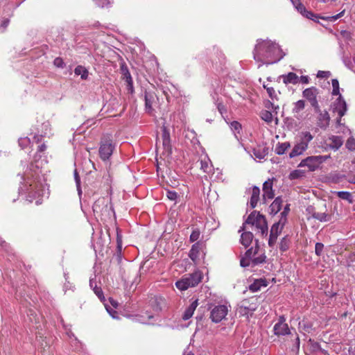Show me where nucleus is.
<instances>
[{
  "label": "nucleus",
  "mask_w": 355,
  "mask_h": 355,
  "mask_svg": "<svg viewBox=\"0 0 355 355\" xmlns=\"http://www.w3.org/2000/svg\"><path fill=\"white\" fill-rule=\"evenodd\" d=\"M253 57L259 62L258 67L263 64L277 63L283 58L284 55L279 45L268 40H258L253 51Z\"/></svg>",
  "instance_id": "obj_1"
},
{
  "label": "nucleus",
  "mask_w": 355,
  "mask_h": 355,
  "mask_svg": "<svg viewBox=\"0 0 355 355\" xmlns=\"http://www.w3.org/2000/svg\"><path fill=\"white\" fill-rule=\"evenodd\" d=\"M46 149V146L44 144L38 146L37 151L34 157V163L31 164L29 169L21 176V179L24 180L26 187L28 186L29 187L26 189L27 190H33L35 187H37L33 185V183L39 175V168L42 167L44 162H46L44 159L40 161L42 157V153H43Z\"/></svg>",
  "instance_id": "obj_2"
},
{
  "label": "nucleus",
  "mask_w": 355,
  "mask_h": 355,
  "mask_svg": "<svg viewBox=\"0 0 355 355\" xmlns=\"http://www.w3.org/2000/svg\"><path fill=\"white\" fill-rule=\"evenodd\" d=\"M266 257L259 247L257 245L254 248H251L248 250L245 256L240 261L241 266L245 268L247 266L254 267L266 262Z\"/></svg>",
  "instance_id": "obj_3"
},
{
  "label": "nucleus",
  "mask_w": 355,
  "mask_h": 355,
  "mask_svg": "<svg viewBox=\"0 0 355 355\" xmlns=\"http://www.w3.org/2000/svg\"><path fill=\"white\" fill-rule=\"evenodd\" d=\"M245 224H250L255 226L261 236L268 234V225L265 217L255 211H252L248 217L243 225L239 230V232L244 230Z\"/></svg>",
  "instance_id": "obj_4"
},
{
  "label": "nucleus",
  "mask_w": 355,
  "mask_h": 355,
  "mask_svg": "<svg viewBox=\"0 0 355 355\" xmlns=\"http://www.w3.org/2000/svg\"><path fill=\"white\" fill-rule=\"evenodd\" d=\"M329 158H330V155L309 156L302 159L298 166L307 167L310 171H314Z\"/></svg>",
  "instance_id": "obj_5"
},
{
  "label": "nucleus",
  "mask_w": 355,
  "mask_h": 355,
  "mask_svg": "<svg viewBox=\"0 0 355 355\" xmlns=\"http://www.w3.org/2000/svg\"><path fill=\"white\" fill-rule=\"evenodd\" d=\"M115 149V144L110 136L104 137L100 143L99 156L103 161L110 159Z\"/></svg>",
  "instance_id": "obj_6"
},
{
  "label": "nucleus",
  "mask_w": 355,
  "mask_h": 355,
  "mask_svg": "<svg viewBox=\"0 0 355 355\" xmlns=\"http://www.w3.org/2000/svg\"><path fill=\"white\" fill-rule=\"evenodd\" d=\"M229 311L228 306L225 304L214 306L210 311L209 318L214 323H218L225 319Z\"/></svg>",
  "instance_id": "obj_7"
},
{
  "label": "nucleus",
  "mask_w": 355,
  "mask_h": 355,
  "mask_svg": "<svg viewBox=\"0 0 355 355\" xmlns=\"http://www.w3.org/2000/svg\"><path fill=\"white\" fill-rule=\"evenodd\" d=\"M319 89L315 87H311L302 92V96L306 98L314 108L315 112L320 111V106L318 101Z\"/></svg>",
  "instance_id": "obj_8"
},
{
  "label": "nucleus",
  "mask_w": 355,
  "mask_h": 355,
  "mask_svg": "<svg viewBox=\"0 0 355 355\" xmlns=\"http://www.w3.org/2000/svg\"><path fill=\"white\" fill-rule=\"evenodd\" d=\"M286 222V218L285 216H282L278 222L273 224L271 227L270 237L268 240V245L270 247H273L276 243L277 237L281 234Z\"/></svg>",
  "instance_id": "obj_9"
},
{
  "label": "nucleus",
  "mask_w": 355,
  "mask_h": 355,
  "mask_svg": "<svg viewBox=\"0 0 355 355\" xmlns=\"http://www.w3.org/2000/svg\"><path fill=\"white\" fill-rule=\"evenodd\" d=\"M286 319L284 315H281L274 327V334L277 336H285L290 334V329L288 324L285 322Z\"/></svg>",
  "instance_id": "obj_10"
},
{
  "label": "nucleus",
  "mask_w": 355,
  "mask_h": 355,
  "mask_svg": "<svg viewBox=\"0 0 355 355\" xmlns=\"http://www.w3.org/2000/svg\"><path fill=\"white\" fill-rule=\"evenodd\" d=\"M333 110L334 112H337L340 117H342L345 114L347 110V106L341 94L338 96L336 101L334 103Z\"/></svg>",
  "instance_id": "obj_11"
},
{
  "label": "nucleus",
  "mask_w": 355,
  "mask_h": 355,
  "mask_svg": "<svg viewBox=\"0 0 355 355\" xmlns=\"http://www.w3.org/2000/svg\"><path fill=\"white\" fill-rule=\"evenodd\" d=\"M145 107L146 111L151 114L154 115V106L156 104V96L155 94L151 92H145Z\"/></svg>",
  "instance_id": "obj_12"
},
{
  "label": "nucleus",
  "mask_w": 355,
  "mask_h": 355,
  "mask_svg": "<svg viewBox=\"0 0 355 355\" xmlns=\"http://www.w3.org/2000/svg\"><path fill=\"white\" fill-rule=\"evenodd\" d=\"M318 113V116L317 118V125L322 129H326L329 125L330 121V116L329 113L327 111L322 112L320 110L319 112H316Z\"/></svg>",
  "instance_id": "obj_13"
},
{
  "label": "nucleus",
  "mask_w": 355,
  "mask_h": 355,
  "mask_svg": "<svg viewBox=\"0 0 355 355\" xmlns=\"http://www.w3.org/2000/svg\"><path fill=\"white\" fill-rule=\"evenodd\" d=\"M263 198L264 200L272 199L275 196L274 191L272 189V180L268 179L263 184Z\"/></svg>",
  "instance_id": "obj_14"
},
{
  "label": "nucleus",
  "mask_w": 355,
  "mask_h": 355,
  "mask_svg": "<svg viewBox=\"0 0 355 355\" xmlns=\"http://www.w3.org/2000/svg\"><path fill=\"white\" fill-rule=\"evenodd\" d=\"M184 280L187 282V285L189 287H194L198 285L202 280V274L199 271H196L189 275V277H184Z\"/></svg>",
  "instance_id": "obj_15"
},
{
  "label": "nucleus",
  "mask_w": 355,
  "mask_h": 355,
  "mask_svg": "<svg viewBox=\"0 0 355 355\" xmlns=\"http://www.w3.org/2000/svg\"><path fill=\"white\" fill-rule=\"evenodd\" d=\"M198 305V300H195L193 301L191 304L184 311L183 315H182V319L184 320H187L190 319L196 309L197 306Z\"/></svg>",
  "instance_id": "obj_16"
},
{
  "label": "nucleus",
  "mask_w": 355,
  "mask_h": 355,
  "mask_svg": "<svg viewBox=\"0 0 355 355\" xmlns=\"http://www.w3.org/2000/svg\"><path fill=\"white\" fill-rule=\"evenodd\" d=\"M295 9L303 16L306 17L308 19L315 20L318 19V17L315 15L312 12L308 11L305 6L300 2L297 3V5L295 6Z\"/></svg>",
  "instance_id": "obj_17"
},
{
  "label": "nucleus",
  "mask_w": 355,
  "mask_h": 355,
  "mask_svg": "<svg viewBox=\"0 0 355 355\" xmlns=\"http://www.w3.org/2000/svg\"><path fill=\"white\" fill-rule=\"evenodd\" d=\"M307 148H308L306 146V144L299 142L294 146L293 148L289 154V157L293 158L296 156L301 155L304 153V151H306Z\"/></svg>",
  "instance_id": "obj_18"
},
{
  "label": "nucleus",
  "mask_w": 355,
  "mask_h": 355,
  "mask_svg": "<svg viewBox=\"0 0 355 355\" xmlns=\"http://www.w3.org/2000/svg\"><path fill=\"white\" fill-rule=\"evenodd\" d=\"M260 189L258 187H253L252 190V196L250 198V205L252 208H254L259 200Z\"/></svg>",
  "instance_id": "obj_19"
},
{
  "label": "nucleus",
  "mask_w": 355,
  "mask_h": 355,
  "mask_svg": "<svg viewBox=\"0 0 355 355\" xmlns=\"http://www.w3.org/2000/svg\"><path fill=\"white\" fill-rule=\"evenodd\" d=\"M200 250V243L197 242L192 245L191 249L190 250L189 256L193 261L196 262L198 260Z\"/></svg>",
  "instance_id": "obj_20"
},
{
  "label": "nucleus",
  "mask_w": 355,
  "mask_h": 355,
  "mask_svg": "<svg viewBox=\"0 0 355 355\" xmlns=\"http://www.w3.org/2000/svg\"><path fill=\"white\" fill-rule=\"evenodd\" d=\"M253 237H254V236L252 232H244L243 233L241 234V239H240L241 243L243 245H244L245 248H247L251 244Z\"/></svg>",
  "instance_id": "obj_21"
},
{
  "label": "nucleus",
  "mask_w": 355,
  "mask_h": 355,
  "mask_svg": "<svg viewBox=\"0 0 355 355\" xmlns=\"http://www.w3.org/2000/svg\"><path fill=\"white\" fill-rule=\"evenodd\" d=\"M283 82L285 84H293L295 85L299 82V77L293 72H289L286 75L282 76Z\"/></svg>",
  "instance_id": "obj_22"
},
{
  "label": "nucleus",
  "mask_w": 355,
  "mask_h": 355,
  "mask_svg": "<svg viewBox=\"0 0 355 355\" xmlns=\"http://www.w3.org/2000/svg\"><path fill=\"white\" fill-rule=\"evenodd\" d=\"M331 148L338 150L343 144V140L341 137L332 136L329 138Z\"/></svg>",
  "instance_id": "obj_23"
},
{
  "label": "nucleus",
  "mask_w": 355,
  "mask_h": 355,
  "mask_svg": "<svg viewBox=\"0 0 355 355\" xmlns=\"http://www.w3.org/2000/svg\"><path fill=\"white\" fill-rule=\"evenodd\" d=\"M246 302H243L242 305L239 307V313L243 315H246L247 317L252 315L253 311L255 310L254 306H248L246 304Z\"/></svg>",
  "instance_id": "obj_24"
},
{
  "label": "nucleus",
  "mask_w": 355,
  "mask_h": 355,
  "mask_svg": "<svg viewBox=\"0 0 355 355\" xmlns=\"http://www.w3.org/2000/svg\"><path fill=\"white\" fill-rule=\"evenodd\" d=\"M106 207V200L104 198L98 199L93 205V210L94 212L100 213L103 208Z\"/></svg>",
  "instance_id": "obj_25"
},
{
  "label": "nucleus",
  "mask_w": 355,
  "mask_h": 355,
  "mask_svg": "<svg viewBox=\"0 0 355 355\" xmlns=\"http://www.w3.org/2000/svg\"><path fill=\"white\" fill-rule=\"evenodd\" d=\"M282 198L279 197L276 198L270 206V212L274 214L279 212L282 207Z\"/></svg>",
  "instance_id": "obj_26"
},
{
  "label": "nucleus",
  "mask_w": 355,
  "mask_h": 355,
  "mask_svg": "<svg viewBox=\"0 0 355 355\" xmlns=\"http://www.w3.org/2000/svg\"><path fill=\"white\" fill-rule=\"evenodd\" d=\"M74 73L76 76H80L82 80H87L88 78L89 72L87 69L81 65L75 68Z\"/></svg>",
  "instance_id": "obj_27"
},
{
  "label": "nucleus",
  "mask_w": 355,
  "mask_h": 355,
  "mask_svg": "<svg viewBox=\"0 0 355 355\" xmlns=\"http://www.w3.org/2000/svg\"><path fill=\"white\" fill-rule=\"evenodd\" d=\"M254 155L259 159H263L268 155V149L265 147H257L253 149Z\"/></svg>",
  "instance_id": "obj_28"
},
{
  "label": "nucleus",
  "mask_w": 355,
  "mask_h": 355,
  "mask_svg": "<svg viewBox=\"0 0 355 355\" xmlns=\"http://www.w3.org/2000/svg\"><path fill=\"white\" fill-rule=\"evenodd\" d=\"M305 107V101L304 100H299L296 101L294 105L292 110L293 113L294 114L295 116H297V114H298L302 110H303Z\"/></svg>",
  "instance_id": "obj_29"
},
{
  "label": "nucleus",
  "mask_w": 355,
  "mask_h": 355,
  "mask_svg": "<svg viewBox=\"0 0 355 355\" xmlns=\"http://www.w3.org/2000/svg\"><path fill=\"white\" fill-rule=\"evenodd\" d=\"M290 144L288 142L279 143L275 148V153L277 155H283L289 148Z\"/></svg>",
  "instance_id": "obj_30"
},
{
  "label": "nucleus",
  "mask_w": 355,
  "mask_h": 355,
  "mask_svg": "<svg viewBox=\"0 0 355 355\" xmlns=\"http://www.w3.org/2000/svg\"><path fill=\"white\" fill-rule=\"evenodd\" d=\"M313 218L317 219L320 222H327L330 220L331 216L324 212H323V213L316 212V213H313Z\"/></svg>",
  "instance_id": "obj_31"
},
{
  "label": "nucleus",
  "mask_w": 355,
  "mask_h": 355,
  "mask_svg": "<svg viewBox=\"0 0 355 355\" xmlns=\"http://www.w3.org/2000/svg\"><path fill=\"white\" fill-rule=\"evenodd\" d=\"M302 138L300 141L301 144H306V146L308 148L309 142L313 139V137L309 132H302Z\"/></svg>",
  "instance_id": "obj_32"
},
{
  "label": "nucleus",
  "mask_w": 355,
  "mask_h": 355,
  "mask_svg": "<svg viewBox=\"0 0 355 355\" xmlns=\"http://www.w3.org/2000/svg\"><path fill=\"white\" fill-rule=\"evenodd\" d=\"M260 117L268 123H271L273 119L272 114L268 110H262L260 113Z\"/></svg>",
  "instance_id": "obj_33"
},
{
  "label": "nucleus",
  "mask_w": 355,
  "mask_h": 355,
  "mask_svg": "<svg viewBox=\"0 0 355 355\" xmlns=\"http://www.w3.org/2000/svg\"><path fill=\"white\" fill-rule=\"evenodd\" d=\"M162 137H163V146H164V148L166 149H168L170 147V135H169V132H168V130H166V128L165 127L163 128V134H162Z\"/></svg>",
  "instance_id": "obj_34"
},
{
  "label": "nucleus",
  "mask_w": 355,
  "mask_h": 355,
  "mask_svg": "<svg viewBox=\"0 0 355 355\" xmlns=\"http://www.w3.org/2000/svg\"><path fill=\"white\" fill-rule=\"evenodd\" d=\"M290 245V240L287 236H284L279 243V249L282 252H285L288 250Z\"/></svg>",
  "instance_id": "obj_35"
},
{
  "label": "nucleus",
  "mask_w": 355,
  "mask_h": 355,
  "mask_svg": "<svg viewBox=\"0 0 355 355\" xmlns=\"http://www.w3.org/2000/svg\"><path fill=\"white\" fill-rule=\"evenodd\" d=\"M312 326L311 322L305 320L299 322V328L308 333L311 332L312 330Z\"/></svg>",
  "instance_id": "obj_36"
},
{
  "label": "nucleus",
  "mask_w": 355,
  "mask_h": 355,
  "mask_svg": "<svg viewBox=\"0 0 355 355\" xmlns=\"http://www.w3.org/2000/svg\"><path fill=\"white\" fill-rule=\"evenodd\" d=\"M337 196L343 200H345L349 202H352V194L348 191H338Z\"/></svg>",
  "instance_id": "obj_37"
},
{
  "label": "nucleus",
  "mask_w": 355,
  "mask_h": 355,
  "mask_svg": "<svg viewBox=\"0 0 355 355\" xmlns=\"http://www.w3.org/2000/svg\"><path fill=\"white\" fill-rule=\"evenodd\" d=\"M200 168L205 173H209L211 171V166L206 160H201Z\"/></svg>",
  "instance_id": "obj_38"
},
{
  "label": "nucleus",
  "mask_w": 355,
  "mask_h": 355,
  "mask_svg": "<svg viewBox=\"0 0 355 355\" xmlns=\"http://www.w3.org/2000/svg\"><path fill=\"white\" fill-rule=\"evenodd\" d=\"M187 284V282L184 280V278L176 282L175 283L176 287L181 291H185L189 288V286Z\"/></svg>",
  "instance_id": "obj_39"
},
{
  "label": "nucleus",
  "mask_w": 355,
  "mask_h": 355,
  "mask_svg": "<svg viewBox=\"0 0 355 355\" xmlns=\"http://www.w3.org/2000/svg\"><path fill=\"white\" fill-rule=\"evenodd\" d=\"M331 83H332V87H333V90H332V94L333 95H340V91H339V83H338V80L337 79H332L331 80Z\"/></svg>",
  "instance_id": "obj_40"
},
{
  "label": "nucleus",
  "mask_w": 355,
  "mask_h": 355,
  "mask_svg": "<svg viewBox=\"0 0 355 355\" xmlns=\"http://www.w3.org/2000/svg\"><path fill=\"white\" fill-rule=\"evenodd\" d=\"M121 69L123 72L124 78H125L126 83L129 85H132V79L131 75H130V72L128 71V69L122 67Z\"/></svg>",
  "instance_id": "obj_41"
},
{
  "label": "nucleus",
  "mask_w": 355,
  "mask_h": 355,
  "mask_svg": "<svg viewBox=\"0 0 355 355\" xmlns=\"http://www.w3.org/2000/svg\"><path fill=\"white\" fill-rule=\"evenodd\" d=\"M303 172L300 170H295L289 174L290 180H295L303 175Z\"/></svg>",
  "instance_id": "obj_42"
},
{
  "label": "nucleus",
  "mask_w": 355,
  "mask_h": 355,
  "mask_svg": "<svg viewBox=\"0 0 355 355\" xmlns=\"http://www.w3.org/2000/svg\"><path fill=\"white\" fill-rule=\"evenodd\" d=\"M346 147L349 150H355V139L353 137H350L347 139L346 142Z\"/></svg>",
  "instance_id": "obj_43"
},
{
  "label": "nucleus",
  "mask_w": 355,
  "mask_h": 355,
  "mask_svg": "<svg viewBox=\"0 0 355 355\" xmlns=\"http://www.w3.org/2000/svg\"><path fill=\"white\" fill-rule=\"evenodd\" d=\"M18 143L21 148H24L30 144V139L28 137H21L19 139Z\"/></svg>",
  "instance_id": "obj_44"
},
{
  "label": "nucleus",
  "mask_w": 355,
  "mask_h": 355,
  "mask_svg": "<svg viewBox=\"0 0 355 355\" xmlns=\"http://www.w3.org/2000/svg\"><path fill=\"white\" fill-rule=\"evenodd\" d=\"M266 91L268 96L272 101L277 100L278 96L277 94L275 93V91L273 87L266 88Z\"/></svg>",
  "instance_id": "obj_45"
},
{
  "label": "nucleus",
  "mask_w": 355,
  "mask_h": 355,
  "mask_svg": "<svg viewBox=\"0 0 355 355\" xmlns=\"http://www.w3.org/2000/svg\"><path fill=\"white\" fill-rule=\"evenodd\" d=\"M200 235V232L198 230H194L190 235L191 242L196 241Z\"/></svg>",
  "instance_id": "obj_46"
},
{
  "label": "nucleus",
  "mask_w": 355,
  "mask_h": 355,
  "mask_svg": "<svg viewBox=\"0 0 355 355\" xmlns=\"http://www.w3.org/2000/svg\"><path fill=\"white\" fill-rule=\"evenodd\" d=\"M324 248V245L322 243H316L315 245V252L318 256L322 254Z\"/></svg>",
  "instance_id": "obj_47"
},
{
  "label": "nucleus",
  "mask_w": 355,
  "mask_h": 355,
  "mask_svg": "<svg viewBox=\"0 0 355 355\" xmlns=\"http://www.w3.org/2000/svg\"><path fill=\"white\" fill-rule=\"evenodd\" d=\"M265 107L268 109H272L274 112L276 113L277 112V110H279V105H275L273 103L270 102V101H268L265 103Z\"/></svg>",
  "instance_id": "obj_48"
},
{
  "label": "nucleus",
  "mask_w": 355,
  "mask_h": 355,
  "mask_svg": "<svg viewBox=\"0 0 355 355\" xmlns=\"http://www.w3.org/2000/svg\"><path fill=\"white\" fill-rule=\"evenodd\" d=\"M166 197L169 200L175 201L178 198V193L175 191L168 190L166 191Z\"/></svg>",
  "instance_id": "obj_49"
},
{
  "label": "nucleus",
  "mask_w": 355,
  "mask_h": 355,
  "mask_svg": "<svg viewBox=\"0 0 355 355\" xmlns=\"http://www.w3.org/2000/svg\"><path fill=\"white\" fill-rule=\"evenodd\" d=\"M93 290H94V292L95 293V294L98 296V297L100 300H102L103 299H104L103 293L102 291V289L100 287H97L96 286H95L94 287Z\"/></svg>",
  "instance_id": "obj_50"
},
{
  "label": "nucleus",
  "mask_w": 355,
  "mask_h": 355,
  "mask_svg": "<svg viewBox=\"0 0 355 355\" xmlns=\"http://www.w3.org/2000/svg\"><path fill=\"white\" fill-rule=\"evenodd\" d=\"M53 64L55 67L59 68H64L65 65L63 60L61 58H56L53 61Z\"/></svg>",
  "instance_id": "obj_51"
},
{
  "label": "nucleus",
  "mask_w": 355,
  "mask_h": 355,
  "mask_svg": "<svg viewBox=\"0 0 355 355\" xmlns=\"http://www.w3.org/2000/svg\"><path fill=\"white\" fill-rule=\"evenodd\" d=\"M306 211L307 215H309L308 218H313V213H316L315 208L313 206H309L306 209Z\"/></svg>",
  "instance_id": "obj_52"
},
{
  "label": "nucleus",
  "mask_w": 355,
  "mask_h": 355,
  "mask_svg": "<svg viewBox=\"0 0 355 355\" xmlns=\"http://www.w3.org/2000/svg\"><path fill=\"white\" fill-rule=\"evenodd\" d=\"M230 127L232 130L239 131L241 128V124L238 121H232L230 124Z\"/></svg>",
  "instance_id": "obj_53"
},
{
  "label": "nucleus",
  "mask_w": 355,
  "mask_h": 355,
  "mask_svg": "<svg viewBox=\"0 0 355 355\" xmlns=\"http://www.w3.org/2000/svg\"><path fill=\"white\" fill-rule=\"evenodd\" d=\"M355 261V252L351 253L347 259V266H351L354 262Z\"/></svg>",
  "instance_id": "obj_54"
},
{
  "label": "nucleus",
  "mask_w": 355,
  "mask_h": 355,
  "mask_svg": "<svg viewBox=\"0 0 355 355\" xmlns=\"http://www.w3.org/2000/svg\"><path fill=\"white\" fill-rule=\"evenodd\" d=\"M330 75L329 71H319L318 72L317 76L318 78H327Z\"/></svg>",
  "instance_id": "obj_55"
},
{
  "label": "nucleus",
  "mask_w": 355,
  "mask_h": 355,
  "mask_svg": "<svg viewBox=\"0 0 355 355\" xmlns=\"http://www.w3.org/2000/svg\"><path fill=\"white\" fill-rule=\"evenodd\" d=\"M344 13H345V10H343L340 13H338V14H337L336 15L329 17L328 18L330 19L331 21H336L338 19H339L340 17H343L344 15Z\"/></svg>",
  "instance_id": "obj_56"
},
{
  "label": "nucleus",
  "mask_w": 355,
  "mask_h": 355,
  "mask_svg": "<svg viewBox=\"0 0 355 355\" xmlns=\"http://www.w3.org/2000/svg\"><path fill=\"white\" fill-rule=\"evenodd\" d=\"M309 78L307 76H302L300 78H299V81H300L303 84H308L309 83Z\"/></svg>",
  "instance_id": "obj_57"
},
{
  "label": "nucleus",
  "mask_w": 355,
  "mask_h": 355,
  "mask_svg": "<svg viewBox=\"0 0 355 355\" xmlns=\"http://www.w3.org/2000/svg\"><path fill=\"white\" fill-rule=\"evenodd\" d=\"M73 175H74V180L76 182V186H78L79 184H80V178L78 175L77 170L74 171Z\"/></svg>",
  "instance_id": "obj_58"
},
{
  "label": "nucleus",
  "mask_w": 355,
  "mask_h": 355,
  "mask_svg": "<svg viewBox=\"0 0 355 355\" xmlns=\"http://www.w3.org/2000/svg\"><path fill=\"white\" fill-rule=\"evenodd\" d=\"M9 24V20L8 19H5L2 21L1 23V27L3 28V31H4L6 28L8 27Z\"/></svg>",
  "instance_id": "obj_59"
},
{
  "label": "nucleus",
  "mask_w": 355,
  "mask_h": 355,
  "mask_svg": "<svg viewBox=\"0 0 355 355\" xmlns=\"http://www.w3.org/2000/svg\"><path fill=\"white\" fill-rule=\"evenodd\" d=\"M289 205H286V206L284 208V211L281 214L282 216L281 217H284L286 218V215L288 214V211H289Z\"/></svg>",
  "instance_id": "obj_60"
},
{
  "label": "nucleus",
  "mask_w": 355,
  "mask_h": 355,
  "mask_svg": "<svg viewBox=\"0 0 355 355\" xmlns=\"http://www.w3.org/2000/svg\"><path fill=\"white\" fill-rule=\"evenodd\" d=\"M42 138H43L42 135H35L33 137V141L38 144L42 141Z\"/></svg>",
  "instance_id": "obj_61"
},
{
  "label": "nucleus",
  "mask_w": 355,
  "mask_h": 355,
  "mask_svg": "<svg viewBox=\"0 0 355 355\" xmlns=\"http://www.w3.org/2000/svg\"><path fill=\"white\" fill-rule=\"evenodd\" d=\"M108 0H98V5L99 6H101V7H103L105 6V5L108 4Z\"/></svg>",
  "instance_id": "obj_62"
},
{
  "label": "nucleus",
  "mask_w": 355,
  "mask_h": 355,
  "mask_svg": "<svg viewBox=\"0 0 355 355\" xmlns=\"http://www.w3.org/2000/svg\"><path fill=\"white\" fill-rule=\"evenodd\" d=\"M218 110H219V112H220L221 114H223V112H225V109L224 105H223L221 104L218 105Z\"/></svg>",
  "instance_id": "obj_63"
},
{
  "label": "nucleus",
  "mask_w": 355,
  "mask_h": 355,
  "mask_svg": "<svg viewBox=\"0 0 355 355\" xmlns=\"http://www.w3.org/2000/svg\"><path fill=\"white\" fill-rule=\"evenodd\" d=\"M293 5V6H296L297 5V3H300V0H290Z\"/></svg>",
  "instance_id": "obj_64"
}]
</instances>
